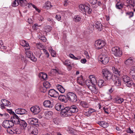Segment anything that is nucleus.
Instances as JSON below:
<instances>
[{"label": "nucleus", "mask_w": 135, "mask_h": 135, "mask_svg": "<svg viewBox=\"0 0 135 135\" xmlns=\"http://www.w3.org/2000/svg\"><path fill=\"white\" fill-rule=\"evenodd\" d=\"M104 81L102 80H99L98 82V85L100 87L104 85Z\"/></svg>", "instance_id": "de8ad7c7"}, {"label": "nucleus", "mask_w": 135, "mask_h": 135, "mask_svg": "<svg viewBox=\"0 0 135 135\" xmlns=\"http://www.w3.org/2000/svg\"><path fill=\"white\" fill-rule=\"evenodd\" d=\"M105 44V42L104 41L99 39L95 42V48L98 50H99L102 49Z\"/></svg>", "instance_id": "20e7f679"}, {"label": "nucleus", "mask_w": 135, "mask_h": 135, "mask_svg": "<svg viewBox=\"0 0 135 135\" xmlns=\"http://www.w3.org/2000/svg\"><path fill=\"white\" fill-rule=\"evenodd\" d=\"M61 16L59 15H57L55 16V18L58 21H59L61 19Z\"/></svg>", "instance_id": "0e129e2a"}, {"label": "nucleus", "mask_w": 135, "mask_h": 135, "mask_svg": "<svg viewBox=\"0 0 135 135\" xmlns=\"http://www.w3.org/2000/svg\"><path fill=\"white\" fill-rule=\"evenodd\" d=\"M89 89L94 94H96L98 92V90L97 88L96 87V85L95 86H94L90 87Z\"/></svg>", "instance_id": "bb28decb"}, {"label": "nucleus", "mask_w": 135, "mask_h": 135, "mask_svg": "<svg viewBox=\"0 0 135 135\" xmlns=\"http://www.w3.org/2000/svg\"><path fill=\"white\" fill-rule=\"evenodd\" d=\"M90 80L93 81L94 84H97V81L94 75H90L89 76Z\"/></svg>", "instance_id": "ea45409f"}, {"label": "nucleus", "mask_w": 135, "mask_h": 135, "mask_svg": "<svg viewBox=\"0 0 135 135\" xmlns=\"http://www.w3.org/2000/svg\"><path fill=\"white\" fill-rule=\"evenodd\" d=\"M30 110L34 114H37L39 113L40 110L39 106H35L32 107Z\"/></svg>", "instance_id": "9b49d317"}, {"label": "nucleus", "mask_w": 135, "mask_h": 135, "mask_svg": "<svg viewBox=\"0 0 135 135\" xmlns=\"http://www.w3.org/2000/svg\"><path fill=\"white\" fill-rule=\"evenodd\" d=\"M70 107H67L63 108L60 112V115L62 117H68L71 116L72 114L70 113Z\"/></svg>", "instance_id": "7ed1b4c3"}, {"label": "nucleus", "mask_w": 135, "mask_h": 135, "mask_svg": "<svg viewBox=\"0 0 135 135\" xmlns=\"http://www.w3.org/2000/svg\"><path fill=\"white\" fill-rule=\"evenodd\" d=\"M58 72V71L55 69H53L51 71V73L53 75H56V74Z\"/></svg>", "instance_id": "09e8293b"}, {"label": "nucleus", "mask_w": 135, "mask_h": 135, "mask_svg": "<svg viewBox=\"0 0 135 135\" xmlns=\"http://www.w3.org/2000/svg\"><path fill=\"white\" fill-rule=\"evenodd\" d=\"M132 60H126L124 62L125 64L126 65H129L131 64L133 62V61Z\"/></svg>", "instance_id": "a18cd8bd"}, {"label": "nucleus", "mask_w": 135, "mask_h": 135, "mask_svg": "<svg viewBox=\"0 0 135 135\" xmlns=\"http://www.w3.org/2000/svg\"><path fill=\"white\" fill-rule=\"evenodd\" d=\"M43 85L46 88H49L51 86V85L48 81L44 82L43 84Z\"/></svg>", "instance_id": "58836bf2"}, {"label": "nucleus", "mask_w": 135, "mask_h": 135, "mask_svg": "<svg viewBox=\"0 0 135 135\" xmlns=\"http://www.w3.org/2000/svg\"><path fill=\"white\" fill-rule=\"evenodd\" d=\"M53 114V112L48 111H46L45 113L46 118L48 119L52 118Z\"/></svg>", "instance_id": "4be33fe9"}, {"label": "nucleus", "mask_w": 135, "mask_h": 135, "mask_svg": "<svg viewBox=\"0 0 135 135\" xmlns=\"http://www.w3.org/2000/svg\"><path fill=\"white\" fill-rule=\"evenodd\" d=\"M39 39L42 40L43 42H46V38L44 36H40L39 37Z\"/></svg>", "instance_id": "6e6d98bb"}, {"label": "nucleus", "mask_w": 135, "mask_h": 135, "mask_svg": "<svg viewBox=\"0 0 135 135\" xmlns=\"http://www.w3.org/2000/svg\"><path fill=\"white\" fill-rule=\"evenodd\" d=\"M66 129L69 133H74V129L71 127H66Z\"/></svg>", "instance_id": "37998d69"}, {"label": "nucleus", "mask_w": 135, "mask_h": 135, "mask_svg": "<svg viewBox=\"0 0 135 135\" xmlns=\"http://www.w3.org/2000/svg\"><path fill=\"white\" fill-rule=\"evenodd\" d=\"M107 58V59H109V58L108 57V56L106 54H102L100 55L98 59H105Z\"/></svg>", "instance_id": "2f4dec72"}, {"label": "nucleus", "mask_w": 135, "mask_h": 135, "mask_svg": "<svg viewBox=\"0 0 135 135\" xmlns=\"http://www.w3.org/2000/svg\"><path fill=\"white\" fill-rule=\"evenodd\" d=\"M6 110L7 112L9 113L11 115H13L15 114V112L12 111V109H7Z\"/></svg>", "instance_id": "5fc2aeb1"}, {"label": "nucleus", "mask_w": 135, "mask_h": 135, "mask_svg": "<svg viewBox=\"0 0 135 135\" xmlns=\"http://www.w3.org/2000/svg\"><path fill=\"white\" fill-rule=\"evenodd\" d=\"M77 81L81 85H82L84 82V80L83 79V77H81L78 78Z\"/></svg>", "instance_id": "f704fd0d"}, {"label": "nucleus", "mask_w": 135, "mask_h": 135, "mask_svg": "<svg viewBox=\"0 0 135 135\" xmlns=\"http://www.w3.org/2000/svg\"><path fill=\"white\" fill-rule=\"evenodd\" d=\"M32 129L31 132L32 134L34 135H36L38 134V131L37 128L33 127Z\"/></svg>", "instance_id": "473e14b6"}, {"label": "nucleus", "mask_w": 135, "mask_h": 135, "mask_svg": "<svg viewBox=\"0 0 135 135\" xmlns=\"http://www.w3.org/2000/svg\"><path fill=\"white\" fill-rule=\"evenodd\" d=\"M112 69L113 73L115 74V76H120V75L121 74V70L119 68L113 67Z\"/></svg>", "instance_id": "f8f14e48"}, {"label": "nucleus", "mask_w": 135, "mask_h": 135, "mask_svg": "<svg viewBox=\"0 0 135 135\" xmlns=\"http://www.w3.org/2000/svg\"><path fill=\"white\" fill-rule=\"evenodd\" d=\"M11 131L13 133L17 134H19L21 133V130L18 128H14Z\"/></svg>", "instance_id": "7c9ffc66"}, {"label": "nucleus", "mask_w": 135, "mask_h": 135, "mask_svg": "<svg viewBox=\"0 0 135 135\" xmlns=\"http://www.w3.org/2000/svg\"><path fill=\"white\" fill-rule=\"evenodd\" d=\"M122 79L124 83L127 81L129 80V79H131L127 75H124L122 76Z\"/></svg>", "instance_id": "c03bdc74"}, {"label": "nucleus", "mask_w": 135, "mask_h": 135, "mask_svg": "<svg viewBox=\"0 0 135 135\" xmlns=\"http://www.w3.org/2000/svg\"><path fill=\"white\" fill-rule=\"evenodd\" d=\"M90 8V6L89 4H86V5H85V9L84 10V11L85 12H86Z\"/></svg>", "instance_id": "3c124183"}, {"label": "nucleus", "mask_w": 135, "mask_h": 135, "mask_svg": "<svg viewBox=\"0 0 135 135\" xmlns=\"http://www.w3.org/2000/svg\"><path fill=\"white\" fill-rule=\"evenodd\" d=\"M62 60V61L63 62L64 64L66 65L65 64V63H66V64H70V62L69 61V60H66L64 61V60Z\"/></svg>", "instance_id": "4d7b16f0"}, {"label": "nucleus", "mask_w": 135, "mask_h": 135, "mask_svg": "<svg viewBox=\"0 0 135 135\" xmlns=\"http://www.w3.org/2000/svg\"><path fill=\"white\" fill-rule=\"evenodd\" d=\"M49 50L52 56L53 57H55L56 55V52L52 49L51 47V48L49 49Z\"/></svg>", "instance_id": "79ce46f5"}, {"label": "nucleus", "mask_w": 135, "mask_h": 135, "mask_svg": "<svg viewBox=\"0 0 135 135\" xmlns=\"http://www.w3.org/2000/svg\"><path fill=\"white\" fill-rule=\"evenodd\" d=\"M115 100L116 103L120 104L123 102L124 99L123 98H115Z\"/></svg>", "instance_id": "e433bc0d"}, {"label": "nucleus", "mask_w": 135, "mask_h": 135, "mask_svg": "<svg viewBox=\"0 0 135 135\" xmlns=\"http://www.w3.org/2000/svg\"><path fill=\"white\" fill-rule=\"evenodd\" d=\"M56 87L57 89L61 93H63L65 91V89L60 84H57Z\"/></svg>", "instance_id": "393cba45"}, {"label": "nucleus", "mask_w": 135, "mask_h": 135, "mask_svg": "<svg viewBox=\"0 0 135 135\" xmlns=\"http://www.w3.org/2000/svg\"><path fill=\"white\" fill-rule=\"evenodd\" d=\"M123 4L120 2H118L115 5L116 8L118 9H121L123 7Z\"/></svg>", "instance_id": "c756f323"}, {"label": "nucleus", "mask_w": 135, "mask_h": 135, "mask_svg": "<svg viewBox=\"0 0 135 135\" xmlns=\"http://www.w3.org/2000/svg\"><path fill=\"white\" fill-rule=\"evenodd\" d=\"M103 76L104 78L106 79L109 83H111V81L114 75L106 69H103L102 71Z\"/></svg>", "instance_id": "f257e3e1"}, {"label": "nucleus", "mask_w": 135, "mask_h": 135, "mask_svg": "<svg viewBox=\"0 0 135 135\" xmlns=\"http://www.w3.org/2000/svg\"><path fill=\"white\" fill-rule=\"evenodd\" d=\"M2 104H3L5 106L10 107L11 105V102L8 100L5 99H2L1 100Z\"/></svg>", "instance_id": "f3484780"}, {"label": "nucleus", "mask_w": 135, "mask_h": 135, "mask_svg": "<svg viewBox=\"0 0 135 135\" xmlns=\"http://www.w3.org/2000/svg\"><path fill=\"white\" fill-rule=\"evenodd\" d=\"M80 105L85 108H88L89 106V104L84 101H81L80 102Z\"/></svg>", "instance_id": "5701e85b"}, {"label": "nucleus", "mask_w": 135, "mask_h": 135, "mask_svg": "<svg viewBox=\"0 0 135 135\" xmlns=\"http://www.w3.org/2000/svg\"><path fill=\"white\" fill-rule=\"evenodd\" d=\"M28 122L29 123L34 125L37 128L39 126L38 124V120L36 118H29L28 119Z\"/></svg>", "instance_id": "1a4fd4ad"}, {"label": "nucleus", "mask_w": 135, "mask_h": 135, "mask_svg": "<svg viewBox=\"0 0 135 135\" xmlns=\"http://www.w3.org/2000/svg\"><path fill=\"white\" fill-rule=\"evenodd\" d=\"M64 107L63 105L61 104L60 103H57L55 105V108L58 111H61L63 108Z\"/></svg>", "instance_id": "aec40b11"}, {"label": "nucleus", "mask_w": 135, "mask_h": 135, "mask_svg": "<svg viewBox=\"0 0 135 135\" xmlns=\"http://www.w3.org/2000/svg\"><path fill=\"white\" fill-rule=\"evenodd\" d=\"M126 16H129V18H131L133 16V13L132 12H128L126 13Z\"/></svg>", "instance_id": "8fccbe9b"}, {"label": "nucleus", "mask_w": 135, "mask_h": 135, "mask_svg": "<svg viewBox=\"0 0 135 135\" xmlns=\"http://www.w3.org/2000/svg\"><path fill=\"white\" fill-rule=\"evenodd\" d=\"M13 126V122L10 120H4L2 123V126L5 128H9Z\"/></svg>", "instance_id": "423d86ee"}, {"label": "nucleus", "mask_w": 135, "mask_h": 135, "mask_svg": "<svg viewBox=\"0 0 135 135\" xmlns=\"http://www.w3.org/2000/svg\"><path fill=\"white\" fill-rule=\"evenodd\" d=\"M81 20V18L80 16L77 15L75 16L74 18V20L75 22H78L80 21Z\"/></svg>", "instance_id": "a19ab883"}, {"label": "nucleus", "mask_w": 135, "mask_h": 135, "mask_svg": "<svg viewBox=\"0 0 135 135\" xmlns=\"http://www.w3.org/2000/svg\"><path fill=\"white\" fill-rule=\"evenodd\" d=\"M53 122L55 124H57L59 123V120L58 118H55L53 119Z\"/></svg>", "instance_id": "e2e57ef3"}, {"label": "nucleus", "mask_w": 135, "mask_h": 135, "mask_svg": "<svg viewBox=\"0 0 135 135\" xmlns=\"http://www.w3.org/2000/svg\"><path fill=\"white\" fill-rule=\"evenodd\" d=\"M39 77L40 78H41L44 80H46L47 79V75L46 73H41L39 74Z\"/></svg>", "instance_id": "a878e982"}, {"label": "nucleus", "mask_w": 135, "mask_h": 135, "mask_svg": "<svg viewBox=\"0 0 135 135\" xmlns=\"http://www.w3.org/2000/svg\"><path fill=\"white\" fill-rule=\"evenodd\" d=\"M68 56L71 59H80V58L79 59L78 58L75 57L72 54H69Z\"/></svg>", "instance_id": "13d9d810"}, {"label": "nucleus", "mask_w": 135, "mask_h": 135, "mask_svg": "<svg viewBox=\"0 0 135 135\" xmlns=\"http://www.w3.org/2000/svg\"><path fill=\"white\" fill-rule=\"evenodd\" d=\"M11 118L10 120L14 124H18L19 123V121H20V118L15 113L14 115H11Z\"/></svg>", "instance_id": "6e6552de"}, {"label": "nucleus", "mask_w": 135, "mask_h": 135, "mask_svg": "<svg viewBox=\"0 0 135 135\" xmlns=\"http://www.w3.org/2000/svg\"><path fill=\"white\" fill-rule=\"evenodd\" d=\"M44 6L43 7L45 8L49 9L52 6L51 4V3L49 1L47 2V3L46 2Z\"/></svg>", "instance_id": "c9c22d12"}, {"label": "nucleus", "mask_w": 135, "mask_h": 135, "mask_svg": "<svg viewBox=\"0 0 135 135\" xmlns=\"http://www.w3.org/2000/svg\"><path fill=\"white\" fill-rule=\"evenodd\" d=\"M111 82L112 81L114 83V85L117 86H119L121 85V81L120 78L117 76L114 75Z\"/></svg>", "instance_id": "0eeeda50"}, {"label": "nucleus", "mask_w": 135, "mask_h": 135, "mask_svg": "<svg viewBox=\"0 0 135 135\" xmlns=\"http://www.w3.org/2000/svg\"><path fill=\"white\" fill-rule=\"evenodd\" d=\"M112 50L113 53L114 54L116 57H120L122 55V51L117 47H114L112 48Z\"/></svg>", "instance_id": "39448f33"}, {"label": "nucleus", "mask_w": 135, "mask_h": 135, "mask_svg": "<svg viewBox=\"0 0 135 135\" xmlns=\"http://www.w3.org/2000/svg\"><path fill=\"white\" fill-rule=\"evenodd\" d=\"M95 27L97 29L100 31L102 30V25L100 22L97 21L95 23Z\"/></svg>", "instance_id": "412c9836"}, {"label": "nucleus", "mask_w": 135, "mask_h": 135, "mask_svg": "<svg viewBox=\"0 0 135 135\" xmlns=\"http://www.w3.org/2000/svg\"><path fill=\"white\" fill-rule=\"evenodd\" d=\"M85 83L87 86L89 88L92 86H95L97 84H94V83H93V81L90 80H86L85 81Z\"/></svg>", "instance_id": "a211bd4d"}, {"label": "nucleus", "mask_w": 135, "mask_h": 135, "mask_svg": "<svg viewBox=\"0 0 135 135\" xmlns=\"http://www.w3.org/2000/svg\"><path fill=\"white\" fill-rule=\"evenodd\" d=\"M130 70V75L131 76H135V66L132 67Z\"/></svg>", "instance_id": "4c0bfd02"}, {"label": "nucleus", "mask_w": 135, "mask_h": 135, "mask_svg": "<svg viewBox=\"0 0 135 135\" xmlns=\"http://www.w3.org/2000/svg\"><path fill=\"white\" fill-rule=\"evenodd\" d=\"M58 99L61 102H64L65 103H67L68 102V99L67 98L66 95H60L59 96Z\"/></svg>", "instance_id": "2eb2a0df"}, {"label": "nucleus", "mask_w": 135, "mask_h": 135, "mask_svg": "<svg viewBox=\"0 0 135 135\" xmlns=\"http://www.w3.org/2000/svg\"><path fill=\"white\" fill-rule=\"evenodd\" d=\"M99 61L101 62L103 64H105L108 63L109 61V60H100Z\"/></svg>", "instance_id": "603ef678"}, {"label": "nucleus", "mask_w": 135, "mask_h": 135, "mask_svg": "<svg viewBox=\"0 0 135 135\" xmlns=\"http://www.w3.org/2000/svg\"><path fill=\"white\" fill-rule=\"evenodd\" d=\"M70 113L72 114V113H76L77 112L78 110V109L77 108V106L75 105H73L70 107Z\"/></svg>", "instance_id": "6ab92c4d"}, {"label": "nucleus", "mask_w": 135, "mask_h": 135, "mask_svg": "<svg viewBox=\"0 0 135 135\" xmlns=\"http://www.w3.org/2000/svg\"><path fill=\"white\" fill-rule=\"evenodd\" d=\"M47 20L48 21L50 22V23L51 24L55 23V22L52 19H50V18H47Z\"/></svg>", "instance_id": "69168bd1"}, {"label": "nucleus", "mask_w": 135, "mask_h": 135, "mask_svg": "<svg viewBox=\"0 0 135 135\" xmlns=\"http://www.w3.org/2000/svg\"><path fill=\"white\" fill-rule=\"evenodd\" d=\"M21 127H23V128L26 127L27 126V124L25 121L23 120H21L19 121V123Z\"/></svg>", "instance_id": "cd10ccee"}, {"label": "nucleus", "mask_w": 135, "mask_h": 135, "mask_svg": "<svg viewBox=\"0 0 135 135\" xmlns=\"http://www.w3.org/2000/svg\"><path fill=\"white\" fill-rule=\"evenodd\" d=\"M66 96L68 100L71 102L74 103L77 101V98L76 95L72 92H69L67 93Z\"/></svg>", "instance_id": "f03ea898"}, {"label": "nucleus", "mask_w": 135, "mask_h": 135, "mask_svg": "<svg viewBox=\"0 0 135 135\" xmlns=\"http://www.w3.org/2000/svg\"><path fill=\"white\" fill-rule=\"evenodd\" d=\"M43 105L45 107L50 108H52L53 106V103L49 100L45 101L44 102Z\"/></svg>", "instance_id": "4468645a"}, {"label": "nucleus", "mask_w": 135, "mask_h": 135, "mask_svg": "<svg viewBox=\"0 0 135 135\" xmlns=\"http://www.w3.org/2000/svg\"><path fill=\"white\" fill-rule=\"evenodd\" d=\"M124 83L127 87H131L132 86L133 83L131 79H129V80L127 81Z\"/></svg>", "instance_id": "b1692460"}, {"label": "nucleus", "mask_w": 135, "mask_h": 135, "mask_svg": "<svg viewBox=\"0 0 135 135\" xmlns=\"http://www.w3.org/2000/svg\"><path fill=\"white\" fill-rule=\"evenodd\" d=\"M49 94L52 97L57 98L58 97L59 94L58 92L54 89H51L49 91Z\"/></svg>", "instance_id": "9d476101"}, {"label": "nucleus", "mask_w": 135, "mask_h": 135, "mask_svg": "<svg viewBox=\"0 0 135 135\" xmlns=\"http://www.w3.org/2000/svg\"><path fill=\"white\" fill-rule=\"evenodd\" d=\"M31 4L32 6V7L34 8L35 9V10L37 11L39 13L40 12V10L38 9L35 6L34 4H33L32 3H31Z\"/></svg>", "instance_id": "052dcab7"}, {"label": "nucleus", "mask_w": 135, "mask_h": 135, "mask_svg": "<svg viewBox=\"0 0 135 135\" xmlns=\"http://www.w3.org/2000/svg\"><path fill=\"white\" fill-rule=\"evenodd\" d=\"M65 64L66 65V66H67V69L68 71H70L71 69V66L70 65V64H68L66 63H65Z\"/></svg>", "instance_id": "680f3d73"}, {"label": "nucleus", "mask_w": 135, "mask_h": 135, "mask_svg": "<svg viewBox=\"0 0 135 135\" xmlns=\"http://www.w3.org/2000/svg\"><path fill=\"white\" fill-rule=\"evenodd\" d=\"M135 0H127L126 3L134 7L135 6Z\"/></svg>", "instance_id": "72a5a7b5"}, {"label": "nucleus", "mask_w": 135, "mask_h": 135, "mask_svg": "<svg viewBox=\"0 0 135 135\" xmlns=\"http://www.w3.org/2000/svg\"><path fill=\"white\" fill-rule=\"evenodd\" d=\"M26 56L29 58H30V59H35V58L37 59V58L33 57V55L32 53L29 52H26Z\"/></svg>", "instance_id": "c85d7f7f"}, {"label": "nucleus", "mask_w": 135, "mask_h": 135, "mask_svg": "<svg viewBox=\"0 0 135 135\" xmlns=\"http://www.w3.org/2000/svg\"><path fill=\"white\" fill-rule=\"evenodd\" d=\"M84 114L85 116H86L88 117H89L91 115L89 113V112L88 111L87 112H85V111H84Z\"/></svg>", "instance_id": "338daca9"}, {"label": "nucleus", "mask_w": 135, "mask_h": 135, "mask_svg": "<svg viewBox=\"0 0 135 135\" xmlns=\"http://www.w3.org/2000/svg\"><path fill=\"white\" fill-rule=\"evenodd\" d=\"M15 113L18 114L23 115L27 113L26 110L23 108H18L15 110Z\"/></svg>", "instance_id": "ddd939ff"}, {"label": "nucleus", "mask_w": 135, "mask_h": 135, "mask_svg": "<svg viewBox=\"0 0 135 135\" xmlns=\"http://www.w3.org/2000/svg\"><path fill=\"white\" fill-rule=\"evenodd\" d=\"M88 111L90 114L91 115L92 113L95 112L96 111V110L92 108H89Z\"/></svg>", "instance_id": "864d4df0"}, {"label": "nucleus", "mask_w": 135, "mask_h": 135, "mask_svg": "<svg viewBox=\"0 0 135 135\" xmlns=\"http://www.w3.org/2000/svg\"><path fill=\"white\" fill-rule=\"evenodd\" d=\"M85 5H84L83 4H80L79 6V8L81 10H83V11H84V10L85 9Z\"/></svg>", "instance_id": "bf43d9fd"}, {"label": "nucleus", "mask_w": 135, "mask_h": 135, "mask_svg": "<svg viewBox=\"0 0 135 135\" xmlns=\"http://www.w3.org/2000/svg\"><path fill=\"white\" fill-rule=\"evenodd\" d=\"M97 123L101 126L105 128H107L109 126V124L108 123L104 121H98Z\"/></svg>", "instance_id": "dca6fc26"}, {"label": "nucleus", "mask_w": 135, "mask_h": 135, "mask_svg": "<svg viewBox=\"0 0 135 135\" xmlns=\"http://www.w3.org/2000/svg\"><path fill=\"white\" fill-rule=\"evenodd\" d=\"M92 1H90V3L93 4L94 5L97 3V0H92Z\"/></svg>", "instance_id": "774afa93"}, {"label": "nucleus", "mask_w": 135, "mask_h": 135, "mask_svg": "<svg viewBox=\"0 0 135 135\" xmlns=\"http://www.w3.org/2000/svg\"><path fill=\"white\" fill-rule=\"evenodd\" d=\"M27 4V2L25 0H23L21 3V6L23 7L26 6Z\"/></svg>", "instance_id": "49530a36"}]
</instances>
